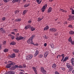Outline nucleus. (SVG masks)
<instances>
[{
  "label": "nucleus",
  "instance_id": "nucleus-1",
  "mask_svg": "<svg viewBox=\"0 0 74 74\" xmlns=\"http://www.w3.org/2000/svg\"><path fill=\"white\" fill-rule=\"evenodd\" d=\"M34 37V35H32L31 38H29L27 41L28 44H32L33 42V38Z\"/></svg>",
  "mask_w": 74,
  "mask_h": 74
},
{
  "label": "nucleus",
  "instance_id": "nucleus-2",
  "mask_svg": "<svg viewBox=\"0 0 74 74\" xmlns=\"http://www.w3.org/2000/svg\"><path fill=\"white\" fill-rule=\"evenodd\" d=\"M32 58H33V55L32 54H29L26 57V59L27 60H31Z\"/></svg>",
  "mask_w": 74,
  "mask_h": 74
},
{
  "label": "nucleus",
  "instance_id": "nucleus-3",
  "mask_svg": "<svg viewBox=\"0 0 74 74\" xmlns=\"http://www.w3.org/2000/svg\"><path fill=\"white\" fill-rule=\"evenodd\" d=\"M66 67L69 69L70 71H71V70L73 69V67L72 66H70V64L69 63H66Z\"/></svg>",
  "mask_w": 74,
  "mask_h": 74
},
{
  "label": "nucleus",
  "instance_id": "nucleus-4",
  "mask_svg": "<svg viewBox=\"0 0 74 74\" xmlns=\"http://www.w3.org/2000/svg\"><path fill=\"white\" fill-rule=\"evenodd\" d=\"M69 18L68 19V21H70L73 20L74 19V16H73L72 15H69Z\"/></svg>",
  "mask_w": 74,
  "mask_h": 74
},
{
  "label": "nucleus",
  "instance_id": "nucleus-5",
  "mask_svg": "<svg viewBox=\"0 0 74 74\" xmlns=\"http://www.w3.org/2000/svg\"><path fill=\"white\" fill-rule=\"evenodd\" d=\"M47 4H46L45 5H44L43 7L42 8L41 10L42 12H44V11H45V9L47 8Z\"/></svg>",
  "mask_w": 74,
  "mask_h": 74
},
{
  "label": "nucleus",
  "instance_id": "nucleus-6",
  "mask_svg": "<svg viewBox=\"0 0 74 74\" xmlns=\"http://www.w3.org/2000/svg\"><path fill=\"white\" fill-rule=\"evenodd\" d=\"M50 31L52 32H56L57 31V29L56 28H51L50 29Z\"/></svg>",
  "mask_w": 74,
  "mask_h": 74
},
{
  "label": "nucleus",
  "instance_id": "nucleus-7",
  "mask_svg": "<svg viewBox=\"0 0 74 74\" xmlns=\"http://www.w3.org/2000/svg\"><path fill=\"white\" fill-rule=\"evenodd\" d=\"M15 74V72L14 71H10L8 72L7 73H5V74Z\"/></svg>",
  "mask_w": 74,
  "mask_h": 74
},
{
  "label": "nucleus",
  "instance_id": "nucleus-8",
  "mask_svg": "<svg viewBox=\"0 0 74 74\" xmlns=\"http://www.w3.org/2000/svg\"><path fill=\"white\" fill-rule=\"evenodd\" d=\"M31 27V25H27L25 27V30H27V29H30Z\"/></svg>",
  "mask_w": 74,
  "mask_h": 74
},
{
  "label": "nucleus",
  "instance_id": "nucleus-9",
  "mask_svg": "<svg viewBox=\"0 0 74 74\" xmlns=\"http://www.w3.org/2000/svg\"><path fill=\"white\" fill-rule=\"evenodd\" d=\"M8 63H10L9 64H10V65L11 66L12 65H15L16 64L15 63L11 61H9L8 62Z\"/></svg>",
  "mask_w": 74,
  "mask_h": 74
},
{
  "label": "nucleus",
  "instance_id": "nucleus-10",
  "mask_svg": "<svg viewBox=\"0 0 74 74\" xmlns=\"http://www.w3.org/2000/svg\"><path fill=\"white\" fill-rule=\"evenodd\" d=\"M41 71L42 73H46V71L45 70H44V68L43 67H41Z\"/></svg>",
  "mask_w": 74,
  "mask_h": 74
},
{
  "label": "nucleus",
  "instance_id": "nucleus-11",
  "mask_svg": "<svg viewBox=\"0 0 74 74\" xmlns=\"http://www.w3.org/2000/svg\"><path fill=\"white\" fill-rule=\"evenodd\" d=\"M13 51L15 52V53H18L19 51V50L17 49H13Z\"/></svg>",
  "mask_w": 74,
  "mask_h": 74
},
{
  "label": "nucleus",
  "instance_id": "nucleus-12",
  "mask_svg": "<svg viewBox=\"0 0 74 74\" xmlns=\"http://www.w3.org/2000/svg\"><path fill=\"white\" fill-rule=\"evenodd\" d=\"M48 52L47 51H46L45 53L44 54V57L45 58H46L47 57V55H48Z\"/></svg>",
  "mask_w": 74,
  "mask_h": 74
},
{
  "label": "nucleus",
  "instance_id": "nucleus-13",
  "mask_svg": "<svg viewBox=\"0 0 74 74\" xmlns=\"http://www.w3.org/2000/svg\"><path fill=\"white\" fill-rule=\"evenodd\" d=\"M23 38V37L22 36H20L19 37L17 38H16V40L18 41V40H22Z\"/></svg>",
  "mask_w": 74,
  "mask_h": 74
},
{
  "label": "nucleus",
  "instance_id": "nucleus-14",
  "mask_svg": "<svg viewBox=\"0 0 74 74\" xmlns=\"http://www.w3.org/2000/svg\"><path fill=\"white\" fill-rule=\"evenodd\" d=\"M15 54L13 53L12 54H11L10 55V57H11V58H14L15 57Z\"/></svg>",
  "mask_w": 74,
  "mask_h": 74
},
{
  "label": "nucleus",
  "instance_id": "nucleus-15",
  "mask_svg": "<svg viewBox=\"0 0 74 74\" xmlns=\"http://www.w3.org/2000/svg\"><path fill=\"white\" fill-rule=\"evenodd\" d=\"M39 53V52H38V50H36V51L34 55V57H36V56H37Z\"/></svg>",
  "mask_w": 74,
  "mask_h": 74
},
{
  "label": "nucleus",
  "instance_id": "nucleus-16",
  "mask_svg": "<svg viewBox=\"0 0 74 74\" xmlns=\"http://www.w3.org/2000/svg\"><path fill=\"white\" fill-rule=\"evenodd\" d=\"M8 36L10 37L12 40H14L15 38L14 36H13L10 34H9L8 35Z\"/></svg>",
  "mask_w": 74,
  "mask_h": 74
},
{
  "label": "nucleus",
  "instance_id": "nucleus-17",
  "mask_svg": "<svg viewBox=\"0 0 74 74\" xmlns=\"http://www.w3.org/2000/svg\"><path fill=\"white\" fill-rule=\"evenodd\" d=\"M1 31V32L2 33H5V31H4L3 29L1 28L0 29V31Z\"/></svg>",
  "mask_w": 74,
  "mask_h": 74
},
{
  "label": "nucleus",
  "instance_id": "nucleus-18",
  "mask_svg": "<svg viewBox=\"0 0 74 74\" xmlns=\"http://www.w3.org/2000/svg\"><path fill=\"white\" fill-rule=\"evenodd\" d=\"M49 29V27L48 26H47L46 27H45L44 29V31H45V30H47Z\"/></svg>",
  "mask_w": 74,
  "mask_h": 74
},
{
  "label": "nucleus",
  "instance_id": "nucleus-19",
  "mask_svg": "<svg viewBox=\"0 0 74 74\" xmlns=\"http://www.w3.org/2000/svg\"><path fill=\"white\" fill-rule=\"evenodd\" d=\"M21 18H17L15 20V22H21Z\"/></svg>",
  "mask_w": 74,
  "mask_h": 74
},
{
  "label": "nucleus",
  "instance_id": "nucleus-20",
  "mask_svg": "<svg viewBox=\"0 0 74 74\" xmlns=\"http://www.w3.org/2000/svg\"><path fill=\"white\" fill-rule=\"evenodd\" d=\"M11 66L10 64H7V66H6V68H7V69H8V68H10V67H11Z\"/></svg>",
  "mask_w": 74,
  "mask_h": 74
},
{
  "label": "nucleus",
  "instance_id": "nucleus-21",
  "mask_svg": "<svg viewBox=\"0 0 74 74\" xmlns=\"http://www.w3.org/2000/svg\"><path fill=\"white\" fill-rule=\"evenodd\" d=\"M51 11H52V8L49 7L48 9V12H51Z\"/></svg>",
  "mask_w": 74,
  "mask_h": 74
},
{
  "label": "nucleus",
  "instance_id": "nucleus-22",
  "mask_svg": "<svg viewBox=\"0 0 74 74\" xmlns=\"http://www.w3.org/2000/svg\"><path fill=\"white\" fill-rule=\"evenodd\" d=\"M67 59H69V57H66L64 59L63 61H64V62H66Z\"/></svg>",
  "mask_w": 74,
  "mask_h": 74
},
{
  "label": "nucleus",
  "instance_id": "nucleus-23",
  "mask_svg": "<svg viewBox=\"0 0 74 74\" xmlns=\"http://www.w3.org/2000/svg\"><path fill=\"white\" fill-rule=\"evenodd\" d=\"M31 30H32V31H34V30H35V29H36V28L35 27H31Z\"/></svg>",
  "mask_w": 74,
  "mask_h": 74
},
{
  "label": "nucleus",
  "instance_id": "nucleus-24",
  "mask_svg": "<svg viewBox=\"0 0 74 74\" xmlns=\"http://www.w3.org/2000/svg\"><path fill=\"white\" fill-rule=\"evenodd\" d=\"M10 45H15L16 43L15 42H12L10 44Z\"/></svg>",
  "mask_w": 74,
  "mask_h": 74
},
{
  "label": "nucleus",
  "instance_id": "nucleus-25",
  "mask_svg": "<svg viewBox=\"0 0 74 74\" xmlns=\"http://www.w3.org/2000/svg\"><path fill=\"white\" fill-rule=\"evenodd\" d=\"M56 64L55 63L53 64L52 66V68H55V67H56Z\"/></svg>",
  "mask_w": 74,
  "mask_h": 74
},
{
  "label": "nucleus",
  "instance_id": "nucleus-26",
  "mask_svg": "<svg viewBox=\"0 0 74 74\" xmlns=\"http://www.w3.org/2000/svg\"><path fill=\"white\" fill-rule=\"evenodd\" d=\"M69 34H74V32L72 30H71L69 32Z\"/></svg>",
  "mask_w": 74,
  "mask_h": 74
},
{
  "label": "nucleus",
  "instance_id": "nucleus-27",
  "mask_svg": "<svg viewBox=\"0 0 74 74\" xmlns=\"http://www.w3.org/2000/svg\"><path fill=\"white\" fill-rule=\"evenodd\" d=\"M43 19V18H38V22H40V21H41Z\"/></svg>",
  "mask_w": 74,
  "mask_h": 74
},
{
  "label": "nucleus",
  "instance_id": "nucleus-28",
  "mask_svg": "<svg viewBox=\"0 0 74 74\" xmlns=\"http://www.w3.org/2000/svg\"><path fill=\"white\" fill-rule=\"evenodd\" d=\"M38 57L39 58H41L43 57V55L42 54L39 55Z\"/></svg>",
  "mask_w": 74,
  "mask_h": 74
},
{
  "label": "nucleus",
  "instance_id": "nucleus-29",
  "mask_svg": "<svg viewBox=\"0 0 74 74\" xmlns=\"http://www.w3.org/2000/svg\"><path fill=\"white\" fill-rule=\"evenodd\" d=\"M27 12V10H24L23 11V15H25L26 13V12Z\"/></svg>",
  "mask_w": 74,
  "mask_h": 74
},
{
  "label": "nucleus",
  "instance_id": "nucleus-30",
  "mask_svg": "<svg viewBox=\"0 0 74 74\" xmlns=\"http://www.w3.org/2000/svg\"><path fill=\"white\" fill-rule=\"evenodd\" d=\"M8 49H5L4 50V52H8Z\"/></svg>",
  "mask_w": 74,
  "mask_h": 74
},
{
  "label": "nucleus",
  "instance_id": "nucleus-31",
  "mask_svg": "<svg viewBox=\"0 0 74 74\" xmlns=\"http://www.w3.org/2000/svg\"><path fill=\"white\" fill-rule=\"evenodd\" d=\"M68 41L71 42L72 41V39H71V37H70L68 39Z\"/></svg>",
  "mask_w": 74,
  "mask_h": 74
},
{
  "label": "nucleus",
  "instance_id": "nucleus-32",
  "mask_svg": "<svg viewBox=\"0 0 74 74\" xmlns=\"http://www.w3.org/2000/svg\"><path fill=\"white\" fill-rule=\"evenodd\" d=\"M60 10L62 11V12H67V11L65 10H64L62 9H60Z\"/></svg>",
  "mask_w": 74,
  "mask_h": 74
},
{
  "label": "nucleus",
  "instance_id": "nucleus-33",
  "mask_svg": "<svg viewBox=\"0 0 74 74\" xmlns=\"http://www.w3.org/2000/svg\"><path fill=\"white\" fill-rule=\"evenodd\" d=\"M15 69V68L14 66H12L11 68H10V70H14Z\"/></svg>",
  "mask_w": 74,
  "mask_h": 74
},
{
  "label": "nucleus",
  "instance_id": "nucleus-34",
  "mask_svg": "<svg viewBox=\"0 0 74 74\" xmlns=\"http://www.w3.org/2000/svg\"><path fill=\"white\" fill-rule=\"evenodd\" d=\"M19 11L16 10L15 12V14H18V13H19Z\"/></svg>",
  "mask_w": 74,
  "mask_h": 74
},
{
  "label": "nucleus",
  "instance_id": "nucleus-35",
  "mask_svg": "<svg viewBox=\"0 0 74 74\" xmlns=\"http://www.w3.org/2000/svg\"><path fill=\"white\" fill-rule=\"evenodd\" d=\"M61 56H62V58H63V59H64V54H61Z\"/></svg>",
  "mask_w": 74,
  "mask_h": 74
},
{
  "label": "nucleus",
  "instance_id": "nucleus-36",
  "mask_svg": "<svg viewBox=\"0 0 74 74\" xmlns=\"http://www.w3.org/2000/svg\"><path fill=\"white\" fill-rule=\"evenodd\" d=\"M10 0H4L3 1L5 3H7V2H8V1H10Z\"/></svg>",
  "mask_w": 74,
  "mask_h": 74
},
{
  "label": "nucleus",
  "instance_id": "nucleus-37",
  "mask_svg": "<svg viewBox=\"0 0 74 74\" xmlns=\"http://www.w3.org/2000/svg\"><path fill=\"white\" fill-rule=\"evenodd\" d=\"M14 67H15V69H16V68H19V66L17 65H16Z\"/></svg>",
  "mask_w": 74,
  "mask_h": 74
},
{
  "label": "nucleus",
  "instance_id": "nucleus-38",
  "mask_svg": "<svg viewBox=\"0 0 74 74\" xmlns=\"http://www.w3.org/2000/svg\"><path fill=\"white\" fill-rule=\"evenodd\" d=\"M13 32H17V31H18V30L16 29H14L13 30Z\"/></svg>",
  "mask_w": 74,
  "mask_h": 74
},
{
  "label": "nucleus",
  "instance_id": "nucleus-39",
  "mask_svg": "<svg viewBox=\"0 0 74 74\" xmlns=\"http://www.w3.org/2000/svg\"><path fill=\"white\" fill-rule=\"evenodd\" d=\"M71 61L72 62H74V58H72L71 60Z\"/></svg>",
  "mask_w": 74,
  "mask_h": 74
},
{
  "label": "nucleus",
  "instance_id": "nucleus-40",
  "mask_svg": "<svg viewBox=\"0 0 74 74\" xmlns=\"http://www.w3.org/2000/svg\"><path fill=\"white\" fill-rule=\"evenodd\" d=\"M71 12L72 14H74V10L72 9L71 10Z\"/></svg>",
  "mask_w": 74,
  "mask_h": 74
},
{
  "label": "nucleus",
  "instance_id": "nucleus-41",
  "mask_svg": "<svg viewBox=\"0 0 74 74\" xmlns=\"http://www.w3.org/2000/svg\"><path fill=\"white\" fill-rule=\"evenodd\" d=\"M18 67L20 69H21L22 68H23V66L21 65H20L18 66Z\"/></svg>",
  "mask_w": 74,
  "mask_h": 74
},
{
  "label": "nucleus",
  "instance_id": "nucleus-42",
  "mask_svg": "<svg viewBox=\"0 0 74 74\" xmlns=\"http://www.w3.org/2000/svg\"><path fill=\"white\" fill-rule=\"evenodd\" d=\"M69 27H70V28H73V26L71 25H70L68 26Z\"/></svg>",
  "mask_w": 74,
  "mask_h": 74
},
{
  "label": "nucleus",
  "instance_id": "nucleus-43",
  "mask_svg": "<svg viewBox=\"0 0 74 74\" xmlns=\"http://www.w3.org/2000/svg\"><path fill=\"white\" fill-rule=\"evenodd\" d=\"M61 57V55H58L57 56V58L58 59V58H60V57Z\"/></svg>",
  "mask_w": 74,
  "mask_h": 74
},
{
  "label": "nucleus",
  "instance_id": "nucleus-44",
  "mask_svg": "<svg viewBox=\"0 0 74 74\" xmlns=\"http://www.w3.org/2000/svg\"><path fill=\"white\" fill-rule=\"evenodd\" d=\"M29 6V4L28 5H24V7H28V6Z\"/></svg>",
  "mask_w": 74,
  "mask_h": 74
},
{
  "label": "nucleus",
  "instance_id": "nucleus-45",
  "mask_svg": "<svg viewBox=\"0 0 74 74\" xmlns=\"http://www.w3.org/2000/svg\"><path fill=\"white\" fill-rule=\"evenodd\" d=\"M60 68L61 69H62V70H63V71H65V68H64L61 67Z\"/></svg>",
  "mask_w": 74,
  "mask_h": 74
},
{
  "label": "nucleus",
  "instance_id": "nucleus-46",
  "mask_svg": "<svg viewBox=\"0 0 74 74\" xmlns=\"http://www.w3.org/2000/svg\"><path fill=\"white\" fill-rule=\"evenodd\" d=\"M58 34H59V33H58V32H56V33H55L54 34L55 36H58Z\"/></svg>",
  "mask_w": 74,
  "mask_h": 74
},
{
  "label": "nucleus",
  "instance_id": "nucleus-47",
  "mask_svg": "<svg viewBox=\"0 0 74 74\" xmlns=\"http://www.w3.org/2000/svg\"><path fill=\"white\" fill-rule=\"evenodd\" d=\"M33 70H34V71H36V70H37L36 69V68L35 67H33Z\"/></svg>",
  "mask_w": 74,
  "mask_h": 74
},
{
  "label": "nucleus",
  "instance_id": "nucleus-48",
  "mask_svg": "<svg viewBox=\"0 0 74 74\" xmlns=\"http://www.w3.org/2000/svg\"><path fill=\"white\" fill-rule=\"evenodd\" d=\"M32 22V21L31 20H29L28 21V23H29L30 24Z\"/></svg>",
  "mask_w": 74,
  "mask_h": 74
},
{
  "label": "nucleus",
  "instance_id": "nucleus-49",
  "mask_svg": "<svg viewBox=\"0 0 74 74\" xmlns=\"http://www.w3.org/2000/svg\"><path fill=\"white\" fill-rule=\"evenodd\" d=\"M12 3H15V2H17L16 0H13L12 1Z\"/></svg>",
  "mask_w": 74,
  "mask_h": 74
},
{
  "label": "nucleus",
  "instance_id": "nucleus-50",
  "mask_svg": "<svg viewBox=\"0 0 74 74\" xmlns=\"http://www.w3.org/2000/svg\"><path fill=\"white\" fill-rule=\"evenodd\" d=\"M55 74H60L58 71H56L55 72Z\"/></svg>",
  "mask_w": 74,
  "mask_h": 74
},
{
  "label": "nucleus",
  "instance_id": "nucleus-51",
  "mask_svg": "<svg viewBox=\"0 0 74 74\" xmlns=\"http://www.w3.org/2000/svg\"><path fill=\"white\" fill-rule=\"evenodd\" d=\"M71 44H72V45H74V41H71Z\"/></svg>",
  "mask_w": 74,
  "mask_h": 74
},
{
  "label": "nucleus",
  "instance_id": "nucleus-52",
  "mask_svg": "<svg viewBox=\"0 0 74 74\" xmlns=\"http://www.w3.org/2000/svg\"><path fill=\"white\" fill-rule=\"evenodd\" d=\"M45 38L46 39H48V38H49V37L48 36H45Z\"/></svg>",
  "mask_w": 74,
  "mask_h": 74
},
{
  "label": "nucleus",
  "instance_id": "nucleus-53",
  "mask_svg": "<svg viewBox=\"0 0 74 74\" xmlns=\"http://www.w3.org/2000/svg\"><path fill=\"white\" fill-rule=\"evenodd\" d=\"M2 19L3 21H5V18L4 17L2 18Z\"/></svg>",
  "mask_w": 74,
  "mask_h": 74
},
{
  "label": "nucleus",
  "instance_id": "nucleus-54",
  "mask_svg": "<svg viewBox=\"0 0 74 74\" xmlns=\"http://www.w3.org/2000/svg\"><path fill=\"white\" fill-rule=\"evenodd\" d=\"M11 34H14V35H15V34L14 32H11Z\"/></svg>",
  "mask_w": 74,
  "mask_h": 74
},
{
  "label": "nucleus",
  "instance_id": "nucleus-55",
  "mask_svg": "<svg viewBox=\"0 0 74 74\" xmlns=\"http://www.w3.org/2000/svg\"><path fill=\"white\" fill-rule=\"evenodd\" d=\"M34 71L36 74H37V70L35 71Z\"/></svg>",
  "mask_w": 74,
  "mask_h": 74
},
{
  "label": "nucleus",
  "instance_id": "nucleus-56",
  "mask_svg": "<svg viewBox=\"0 0 74 74\" xmlns=\"http://www.w3.org/2000/svg\"><path fill=\"white\" fill-rule=\"evenodd\" d=\"M19 33H18L16 35V37H18V36H19Z\"/></svg>",
  "mask_w": 74,
  "mask_h": 74
},
{
  "label": "nucleus",
  "instance_id": "nucleus-57",
  "mask_svg": "<svg viewBox=\"0 0 74 74\" xmlns=\"http://www.w3.org/2000/svg\"><path fill=\"white\" fill-rule=\"evenodd\" d=\"M6 43V41H4L3 42V44H4V45L5 44V43Z\"/></svg>",
  "mask_w": 74,
  "mask_h": 74
},
{
  "label": "nucleus",
  "instance_id": "nucleus-58",
  "mask_svg": "<svg viewBox=\"0 0 74 74\" xmlns=\"http://www.w3.org/2000/svg\"><path fill=\"white\" fill-rule=\"evenodd\" d=\"M44 45L45 46V47H46V46H47V43H45L44 44Z\"/></svg>",
  "mask_w": 74,
  "mask_h": 74
},
{
  "label": "nucleus",
  "instance_id": "nucleus-59",
  "mask_svg": "<svg viewBox=\"0 0 74 74\" xmlns=\"http://www.w3.org/2000/svg\"><path fill=\"white\" fill-rule=\"evenodd\" d=\"M23 66L24 67H26V65H25V64H23Z\"/></svg>",
  "mask_w": 74,
  "mask_h": 74
},
{
  "label": "nucleus",
  "instance_id": "nucleus-60",
  "mask_svg": "<svg viewBox=\"0 0 74 74\" xmlns=\"http://www.w3.org/2000/svg\"><path fill=\"white\" fill-rule=\"evenodd\" d=\"M37 3H39L40 2V0H36Z\"/></svg>",
  "mask_w": 74,
  "mask_h": 74
},
{
  "label": "nucleus",
  "instance_id": "nucleus-61",
  "mask_svg": "<svg viewBox=\"0 0 74 74\" xmlns=\"http://www.w3.org/2000/svg\"><path fill=\"white\" fill-rule=\"evenodd\" d=\"M72 64L73 66H74V62H72Z\"/></svg>",
  "mask_w": 74,
  "mask_h": 74
},
{
  "label": "nucleus",
  "instance_id": "nucleus-62",
  "mask_svg": "<svg viewBox=\"0 0 74 74\" xmlns=\"http://www.w3.org/2000/svg\"><path fill=\"white\" fill-rule=\"evenodd\" d=\"M34 45H36V46H38V44H35Z\"/></svg>",
  "mask_w": 74,
  "mask_h": 74
},
{
  "label": "nucleus",
  "instance_id": "nucleus-63",
  "mask_svg": "<svg viewBox=\"0 0 74 74\" xmlns=\"http://www.w3.org/2000/svg\"><path fill=\"white\" fill-rule=\"evenodd\" d=\"M19 74H23V73L22 72H21Z\"/></svg>",
  "mask_w": 74,
  "mask_h": 74
},
{
  "label": "nucleus",
  "instance_id": "nucleus-64",
  "mask_svg": "<svg viewBox=\"0 0 74 74\" xmlns=\"http://www.w3.org/2000/svg\"><path fill=\"white\" fill-rule=\"evenodd\" d=\"M72 73H73V74H74V69L72 71Z\"/></svg>",
  "mask_w": 74,
  "mask_h": 74
}]
</instances>
